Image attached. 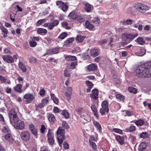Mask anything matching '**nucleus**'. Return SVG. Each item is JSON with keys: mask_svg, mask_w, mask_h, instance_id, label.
<instances>
[{"mask_svg": "<svg viewBox=\"0 0 151 151\" xmlns=\"http://www.w3.org/2000/svg\"><path fill=\"white\" fill-rule=\"evenodd\" d=\"M135 71L138 77H146L151 76V67L149 66L147 68L144 64L136 68Z\"/></svg>", "mask_w": 151, "mask_h": 151, "instance_id": "1", "label": "nucleus"}, {"mask_svg": "<svg viewBox=\"0 0 151 151\" xmlns=\"http://www.w3.org/2000/svg\"><path fill=\"white\" fill-rule=\"evenodd\" d=\"M18 109L17 108L12 109L9 112V115L11 123H14V121L18 120V118L17 116Z\"/></svg>", "mask_w": 151, "mask_h": 151, "instance_id": "2", "label": "nucleus"}, {"mask_svg": "<svg viewBox=\"0 0 151 151\" xmlns=\"http://www.w3.org/2000/svg\"><path fill=\"white\" fill-rule=\"evenodd\" d=\"M65 131L59 128L57 131V138L60 147L62 145V143L65 139Z\"/></svg>", "mask_w": 151, "mask_h": 151, "instance_id": "3", "label": "nucleus"}, {"mask_svg": "<svg viewBox=\"0 0 151 151\" xmlns=\"http://www.w3.org/2000/svg\"><path fill=\"white\" fill-rule=\"evenodd\" d=\"M101 107L100 109L99 112L102 115L107 114L109 112V103L107 101H103L101 105Z\"/></svg>", "mask_w": 151, "mask_h": 151, "instance_id": "4", "label": "nucleus"}, {"mask_svg": "<svg viewBox=\"0 0 151 151\" xmlns=\"http://www.w3.org/2000/svg\"><path fill=\"white\" fill-rule=\"evenodd\" d=\"M137 33L136 34H124L122 36V38L123 40L125 42L126 44L131 42L135 37H137Z\"/></svg>", "mask_w": 151, "mask_h": 151, "instance_id": "5", "label": "nucleus"}, {"mask_svg": "<svg viewBox=\"0 0 151 151\" xmlns=\"http://www.w3.org/2000/svg\"><path fill=\"white\" fill-rule=\"evenodd\" d=\"M56 4L64 12H66L68 9L69 4L67 2L65 3L61 1L58 0L56 1Z\"/></svg>", "mask_w": 151, "mask_h": 151, "instance_id": "6", "label": "nucleus"}, {"mask_svg": "<svg viewBox=\"0 0 151 151\" xmlns=\"http://www.w3.org/2000/svg\"><path fill=\"white\" fill-rule=\"evenodd\" d=\"M35 98L34 96L31 93L25 94L23 96L24 102L27 104L30 103Z\"/></svg>", "mask_w": 151, "mask_h": 151, "instance_id": "7", "label": "nucleus"}, {"mask_svg": "<svg viewBox=\"0 0 151 151\" xmlns=\"http://www.w3.org/2000/svg\"><path fill=\"white\" fill-rule=\"evenodd\" d=\"M14 124V127L17 129L22 130L25 127L24 122L19 120L16 121H14V123H11Z\"/></svg>", "mask_w": 151, "mask_h": 151, "instance_id": "8", "label": "nucleus"}, {"mask_svg": "<svg viewBox=\"0 0 151 151\" xmlns=\"http://www.w3.org/2000/svg\"><path fill=\"white\" fill-rule=\"evenodd\" d=\"M59 23V21L58 20H55L50 23H45L43 26L45 27H47L50 30L53 29L54 27L57 26Z\"/></svg>", "mask_w": 151, "mask_h": 151, "instance_id": "9", "label": "nucleus"}, {"mask_svg": "<svg viewBox=\"0 0 151 151\" xmlns=\"http://www.w3.org/2000/svg\"><path fill=\"white\" fill-rule=\"evenodd\" d=\"M76 111H78V114L81 116V118L86 120L88 122L89 121H90L89 115L87 114L86 112H84L83 110L82 109L78 108Z\"/></svg>", "mask_w": 151, "mask_h": 151, "instance_id": "10", "label": "nucleus"}, {"mask_svg": "<svg viewBox=\"0 0 151 151\" xmlns=\"http://www.w3.org/2000/svg\"><path fill=\"white\" fill-rule=\"evenodd\" d=\"M20 137L23 141L27 142L29 141L30 139V134L28 131H24L21 132Z\"/></svg>", "mask_w": 151, "mask_h": 151, "instance_id": "11", "label": "nucleus"}, {"mask_svg": "<svg viewBox=\"0 0 151 151\" xmlns=\"http://www.w3.org/2000/svg\"><path fill=\"white\" fill-rule=\"evenodd\" d=\"M135 8L138 9L142 13L145 12L148 10L149 8L147 6L144 4L139 3L135 6Z\"/></svg>", "mask_w": 151, "mask_h": 151, "instance_id": "12", "label": "nucleus"}, {"mask_svg": "<svg viewBox=\"0 0 151 151\" xmlns=\"http://www.w3.org/2000/svg\"><path fill=\"white\" fill-rule=\"evenodd\" d=\"M47 136L49 144L51 145H53L54 142V140L53 137V134L52 133V132L50 129L48 130Z\"/></svg>", "mask_w": 151, "mask_h": 151, "instance_id": "13", "label": "nucleus"}, {"mask_svg": "<svg viewBox=\"0 0 151 151\" xmlns=\"http://www.w3.org/2000/svg\"><path fill=\"white\" fill-rule=\"evenodd\" d=\"M98 96L99 90L96 88L93 89L91 91V93L90 94V97L91 98V100L98 99L99 98Z\"/></svg>", "mask_w": 151, "mask_h": 151, "instance_id": "14", "label": "nucleus"}, {"mask_svg": "<svg viewBox=\"0 0 151 151\" xmlns=\"http://www.w3.org/2000/svg\"><path fill=\"white\" fill-rule=\"evenodd\" d=\"M82 3L84 5V9L87 12H91V11L93 9V6L87 2L83 1Z\"/></svg>", "mask_w": 151, "mask_h": 151, "instance_id": "15", "label": "nucleus"}, {"mask_svg": "<svg viewBox=\"0 0 151 151\" xmlns=\"http://www.w3.org/2000/svg\"><path fill=\"white\" fill-rule=\"evenodd\" d=\"M72 88L71 87H68L67 88L65 91L63 92L64 96L65 98H70L72 93Z\"/></svg>", "mask_w": 151, "mask_h": 151, "instance_id": "16", "label": "nucleus"}, {"mask_svg": "<svg viewBox=\"0 0 151 151\" xmlns=\"http://www.w3.org/2000/svg\"><path fill=\"white\" fill-rule=\"evenodd\" d=\"M87 72H92L96 71L97 69V66L96 64L91 63L86 67Z\"/></svg>", "mask_w": 151, "mask_h": 151, "instance_id": "17", "label": "nucleus"}, {"mask_svg": "<svg viewBox=\"0 0 151 151\" xmlns=\"http://www.w3.org/2000/svg\"><path fill=\"white\" fill-rule=\"evenodd\" d=\"M3 60L8 63H12L14 62V60L12 56L10 55H5L2 56Z\"/></svg>", "mask_w": 151, "mask_h": 151, "instance_id": "18", "label": "nucleus"}, {"mask_svg": "<svg viewBox=\"0 0 151 151\" xmlns=\"http://www.w3.org/2000/svg\"><path fill=\"white\" fill-rule=\"evenodd\" d=\"M49 98L48 97H45L42 99L41 102L38 105V106L40 108H42L45 106L49 102Z\"/></svg>", "mask_w": 151, "mask_h": 151, "instance_id": "19", "label": "nucleus"}, {"mask_svg": "<svg viewBox=\"0 0 151 151\" xmlns=\"http://www.w3.org/2000/svg\"><path fill=\"white\" fill-rule=\"evenodd\" d=\"M100 50L99 49L94 48L91 49L90 51V54L93 57H95L99 54Z\"/></svg>", "mask_w": 151, "mask_h": 151, "instance_id": "20", "label": "nucleus"}, {"mask_svg": "<svg viewBox=\"0 0 151 151\" xmlns=\"http://www.w3.org/2000/svg\"><path fill=\"white\" fill-rule=\"evenodd\" d=\"M147 145L145 142H142L139 145L138 147L139 151H145L146 149Z\"/></svg>", "mask_w": 151, "mask_h": 151, "instance_id": "21", "label": "nucleus"}, {"mask_svg": "<svg viewBox=\"0 0 151 151\" xmlns=\"http://www.w3.org/2000/svg\"><path fill=\"white\" fill-rule=\"evenodd\" d=\"M91 108L93 111V113L94 116L96 117L97 119H99V115L98 114L97 108L95 105L93 104H92L91 106Z\"/></svg>", "mask_w": 151, "mask_h": 151, "instance_id": "22", "label": "nucleus"}, {"mask_svg": "<svg viewBox=\"0 0 151 151\" xmlns=\"http://www.w3.org/2000/svg\"><path fill=\"white\" fill-rule=\"evenodd\" d=\"M47 117L48 120L51 123H54L55 120V116L52 113H47Z\"/></svg>", "mask_w": 151, "mask_h": 151, "instance_id": "23", "label": "nucleus"}, {"mask_svg": "<svg viewBox=\"0 0 151 151\" xmlns=\"http://www.w3.org/2000/svg\"><path fill=\"white\" fill-rule=\"evenodd\" d=\"M86 83L87 87L86 90L87 92L89 93L90 92L91 89L93 88V84L89 81H86Z\"/></svg>", "mask_w": 151, "mask_h": 151, "instance_id": "24", "label": "nucleus"}, {"mask_svg": "<svg viewBox=\"0 0 151 151\" xmlns=\"http://www.w3.org/2000/svg\"><path fill=\"white\" fill-rule=\"evenodd\" d=\"M22 85L20 84H17L14 87V90L19 93H21L22 92Z\"/></svg>", "mask_w": 151, "mask_h": 151, "instance_id": "25", "label": "nucleus"}, {"mask_svg": "<svg viewBox=\"0 0 151 151\" xmlns=\"http://www.w3.org/2000/svg\"><path fill=\"white\" fill-rule=\"evenodd\" d=\"M18 65L19 68L22 70V71L24 73L25 72L27 71V68H26L25 65L23 64V63L19 61V64Z\"/></svg>", "mask_w": 151, "mask_h": 151, "instance_id": "26", "label": "nucleus"}, {"mask_svg": "<svg viewBox=\"0 0 151 151\" xmlns=\"http://www.w3.org/2000/svg\"><path fill=\"white\" fill-rule=\"evenodd\" d=\"M93 124L94 126L96 127L98 131L99 132L101 131L102 129L101 127L99 122L96 121H94Z\"/></svg>", "mask_w": 151, "mask_h": 151, "instance_id": "27", "label": "nucleus"}, {"mask_svg": "<svg viewBox=\"0 0 151 151\" xmlns=\"http://www.w3.org/2000/svg\"><path fill=\"white\" fill-rule=\"evenodd\" d=\"M132 122L135 123L137 126H141L144 124L145 123V121L142 119H140L136 120L134 122Z\"/></svg>", "mask_w": 151, "mask_h": 151, "instance_id": "28", "label": "nucleus"}, {"mask_svg": "<svg viewBox=\"0 0 151 151\" xmlns=\"http://www.w3.org/2000/svg\"><path fill=\"white\" fill-rule=\"evenodd\" d=\"M0 29L2 31V34L3 35L4 37H6L8 32L7 30L4 27H1Z\"/></svg>", "mask_w": 151, "mask_h": 151, "instance_id": "29", "label": "nucleus"}, {"mask_svg": "<svg viewBox=\"0 0 151 151\" xmlns=\"http://www.w3.org/2000/svg\"><path fill=\"white\" fill-rule=\"evenodd\" d=\"M65 58L68 61H74L77 59L76 57L74 56L67 55Z\"/></svg>", "mask_w": 151, "mask_h": 151, "instance_id": "30", "label": "nucleus"}, {"mask_svg": "<svg viewBox=\"0 0 151 151\" xmlns=\"http://www.w3.org/2000/svg\"><path fill=\"white\" fill-rule=\"evenodd\" d=\"M86 37V36H78L76 38V40L78 42H81L83 41Z\"/></svg>", "mask_w": 151, "mask_h": 151, "instance_id": "31", "label": "nucleus"}, {"mask_svg": "<svg viewBox=\"0 0 151 151\" xmlns=\"http://www.w3.org/2000/svg\"><path fill=\"white\" fill-rule=\"evenodd\" d=\"M116 139L121 144H122L124 142V139L122 137L120 136H116Z\"/></svg>", "mask_w": 151, "mask_h": 151, "instance_id": "32", "label": "nucleus"}, {"mask_svg": "<svg viewBox=\"0 0 151 151\" xmlns=\"http://www.w3.org/2000/svg\"><path fill=\"white\" fill-rule=\"evenodd\" d=\"M120 23L124 25H130L132 23V21L130 19H128L126 21H122Z\"/></svg>", "mask_w": 151, "mask_h": 151, "instance_id": "33", "label": "nucleus"}, {"mask_svg": "<svg viewBox=\"0 0 151 151\" xmlns=\"http://www.w3.org/2000/svg\"><path fill=\"white\" fill-rule=\"evenodd\" d=\"M136 130V127L132 125H131L130 127L127 128L125 129V131L126 132H131L135 131Z\"/></svg>", "mask_w": 151, "mask_h": 151, "instance_id": "34", "label": "nucleus"}, {"mask_svg": "<svg viewBox=\"0 0 151 151\" xmlns=\"http://www.w3.org/2000/svg\"><path fill=\"white\" fill-rule=\"evenodd\" d=\"M85 24L86 27L88 29H93L94 27L93 25L91 24L88 20L86 21Z\"/></svg>", "mask_w": 151, "mask_h": 151, "instance_id": "35", "label": "nucleus"}, {"mask_svg": "<svg viewBox=\"0 0 151 151\" xmlns=\"http://www.w3.org/2000/svg\"><path fill=\"white\" fill-rule=\"evenodd\" d=\"M37 32L39 34H46L47 32L46 29L42 28H38L37 30Z\"/></svg>", "mask_w": 151, "mask_h": 151, "instance_id": "36", "label": "nucleus"}, {"mask_svg": "<svg viewBox=\"0 0 151 151\" xmlns=\"http://www.w3.org/2000/svg\"><path fill=\"white\" fill-rule=\"evenodd\" d=\"M77 16V15H76L74 12H72L69 14L68 15V17L70 19L73 20H76Z\"/></svg>", "mask_w": 151, "mask_h": 151, "instance_id": "37", "label": "nucleus"}, {"mask_svg": "<svg viewBox=\"0 0 151 151\" xmlns=\"http://www.w3.org/2000/svg\"><path fill=\"white\" fill-rule=\"evenodd\" d=\"M136 42H137L139 44L142 45L145 42L143 38L142 37H138L136 40Z\"/></svg>", "mask_w": 151, "mask_h": 151, "instance_id": "38", "label": "nucleus"}, {"mask_svg": "<svg viewBox=\"0 0 151 151\" xmlns=\"http://www.w3.org/2000/svg\"><path fill=\"white\" fill-rule=\"evenodd\" d=\"M4 137L6 139L8 140L10 142H12V141L13 140L11 137V134L9 133H8L6 134L5 135Z\"/></svg>", "mask_w": 151, "mask_h": 151, "instance_id": "39", "label": "nucleus"}, {"mask_svg": "<svg viewBox=\"0 0 151 151\" xmlns=\"http://www.w3.org/2000/svg\"><path fill=\"white\" fill-rule=\"evenodd\" d=\"M148 137V134L147 132H143L140 135V137L143 139H145Z\"/></svg>", "mask_w": 151, "mask_h": 151, "instance_id": "40", "label": "nucleus"}, {"mask_svg": "<svg viewBox=\"0 0 151 151\" xmlns=\"http://www.w3.org/2000/svg\"><path fill=\"white\" fill-rule=\"evenodd\" d=\"M2 132L4 133H9L10 131L8 126H6L4 127L2 130Z\"/></svg>", "mask_w": 151, "mask_h": 151, "instance_id": "41", "label": "nucleus"}, {"mask_svg": "<svg viewBox=\"0 0 151 151\" xmlns=\"http://www.w3.org/2000/svg\"><path fill=\"white\" fill-rule=\"evenodd\" d=\"M129 91L131 93L135 94L136 93L137 89L132 87H129L128 88Z\"/></svg>", "mask_w": 151, "mask_h": 151, "instance_id": "42", "label": "nucleus"}, {"mask_svg": "<svg viewBox=\"0 0 151 151\" xmlns=\"http://www.w3.org/2000/svg\"><path fill=\"white\" fill-rule=\"evenodd\" d=\"M80 23H82L84 21V19L83 17L81 16L77 15L76 19Z\"/></svg>", "mask_w": 151, "mask_h": 151, "instance_id": "43", "label": "nucleus"}, {"mask_svg": "<svg viewBox=\"0 0 151 151\" xmlns=\"http://www.w3.org/2000/svg\"><path fill=\"white\" fill-rule=\"evenodd\" d=\"M32 133L35 137L37 138V137L38 131L35 128L32 129L30 130Z\"/></svg>", "mask_w": 151, "mask_h": 151, "instance_id": "44", "label": "nucleus"}, {"mask_svg": "<svg viewBox=\"0 0 151 151\" xmlns=\"http://www.w3.org/2000/svg\"><path fill=\"white\" fill-rule=\"evenodd\" d=\"M92 22L96 24H99L100 23V20L98 17L94 18L92 20Z\"/></svg>", "mask_w": 151, "mask_h": 151, "instance_id": "45", "label": "nucleus"}, {"mask_svg": "<svg viewBox=\"0 0 151 151\" xmlns=\"http://www.w3.org/2000/svg\"><path fill=\"white\" fill-rule=\"evenodd\" d=\"M74 40V39L73 38H70L68 39L65 42V45H67L69 43L72 42Z\"/></svg>", "mask_w": 151, "mask_h": 151, "instance_id": "46", "label": "nucleus"}, {"mask_svg": "<svg viewBox=\"0 0 151 151\" xmlns=\"http://www.w3.org/2000/svg\"><path fill=\"white\" fill-rule=\"evenodd\" d=\"M116 39V37L115 36H112L110 38V42L109 43L110 45H111V46H112V43H114L115 42Z\"/></svg>", "mask_w": 151, "mask_h": 151, "instance_id": "47", "label": "nucleus"}, {"mask_svg": "<svg viewBox=\"0 0 151 151\" xmlns=\"http://www.w3.org/2000/svg\"><path fill=\"white\" fill-rule=\"evenodd\" d=\"M37 42L35 41L31 40L29 42V45L32 47H35L37 45Z\"/></svg>", "mask_w": 151, "mask_h": 151, "instance_id": "48", "label": "nucleus"}, {"mask_svg": "<svg viewBox=\"0 0 151 151\" xmlns=\"http://www.w3.org/2000/svg\"><path fill=\"white\" fill-rule=\"evenodd\" d=\"M67 36V34L66 32H63L58 37V38L61 39H63L66 37Z\"/></svg>", "mask_w": 151, "mask_h": 151, "instance_id": "49", "label": "nucleus"}, {"mask_svg": "<svg viewBox=\"0 0 151 151\" xmlns=\"http://www.w3.org/2000/svg\"><path fill=\"white\" fill-rule=\"evenodd\" d=\"M62 114L65 118H68L69 117L68 113L66 110H63L62 112Z\"/></svg>", "mask_w": 151, "mask_h": 151, "instance_id": "50", "label": "nucleus"}, {"mask_svg": "<svg viewBox=\"0 0 151 151\" xmlns=\"http://www.w3.org/2000/svg\"><path fill=\"white\" fill-rule=\"evenodd\" d=\"M62 25L65 28L67 29H70V28L68 26V24L66 22H63L62 23Z\"/></svg>", "mask_w": 151, "mask_h": 151, "instance_id": "51", "label": "nucleus"}, {"mask_svg": "<svg viewBox=\"0 0 151 151\" xmlns=\"http://www.w3.org/2000/svg\"><path fill=\"white\" fill-rule=\"evenodd\" d=\"M113 131L116 133L122 134V130L119 129L118 128H113L112 129Z\"/></svg>", "mask_w": 151, "mask_h": 151, "instance_id": "52", "label": "nucleus"}, {"mask_svg": "<svg viewBox=\"0 0 151 151\" xmlns=\"http://www.w3.org/2000/svg\"><path fill=\"white\" fill-rule=\"evenodd\" d=\"M116 98L120 101H123L124 99V97L120 94H118L116 95Z\"/></svg>", "mask_w": 151, "mask_h": 151, "instance_id": "53", "label": "nucleus"}, {"mask_svg": "<svg viewBox=\"0 0 151 151\" xmlns=\"http://www.w3.org/2000/svg\"><path fill=\"white\" fill-rule=\"evenodd\" d=\"M51 50L52 54L58 53L59 52V49L58 48L51 49Z\"/></svg>", "mask_w": 151, "mask_h": 151, "instance_id": "54", "label": "nucleus"}, {"mask_svg": "<svg viewBox=\"0 0 151 151\" xmlns=\"http://www.w3.org/2000/svg\"><path fill=\"white\" fill-rule=\"evenodd\" d=\"M77 65V63L76 62H72L71 64L70 68L73 69L75 68V66Z\"/></svg>", "mask_w": 151, "mask_h": 151, "instance_id": "55", "label": "nucleus"}, {"mask_svg": "<svg viewBox=\"0 0 151 151\" xmlns=\"http://www.w3.org/2000/svg\"><path fill=\"white\" fill-rule=\"evenodd\" d=\"M62 126L63 127L66 129H68L69 128V126L68 125L67 123L65 121L62 122Z\"/></svg>", "mask_w": 151, "mask_h": 151, "instance_id": "56", "label": "nucleus"}, {"mask_svg": "<svg viewBox=\"0 0 151 151\" xmlns=\"http://www.w3.org/2000/svg\"><path fill=\"white\" fill-rule=\"evenodd\" d=\"M6 80V79L4 76L0 75V81L2 83H4Z\"/></svg>", "mask_w": 151, "mask_h": 151, "instance_id": "57", "label": "nucleus"}, {"mask_svg": "<svg viewBox=\"0 0 151 151\" xmlns=\"http://www.w3.org/2000/svg\"><path fill=\"white\" fill-rule=\"evenodd\" d=\"M64 76L65 77H68L70 76V73L68 70L66 69L64 71Z\"/></svg>", "mask_w": 151, "mask_h": 151, "instance_id": "58", "label": "nucleus"}, {"mask_svg": "<svg viewBox=\"0 0 151 151\" xmlns=\"http://www.w3.org/2000/svg\"><path fill=\"white\" fill-rule=\"evenodd\" d=\"M89 143L92 146L93 148L94 149H96V146L95 143L93 142L91 140L89 141Z\"/></svg>", "mask_w": 151, "mask_h": 151, "instance_id": "59", "label": "nucleus"}, {"mask_svg": "<svg viewBox=\"0 0 151 151\" xmlns=\"http://www.w3.org/2000/svg\"><path fill=\"white\" fill-rule=\"evenodd\" d=\"M46 129V128L44 125H41L40 130L42 133L43 134L45 133V132Z\"/></svg>", "mask_w": 151, "mask_h": 151, "instance_id": "60", "label": "nucleus"}, {"mask_svg": "<svg viewBox=\"0 0 151 151\" xmlns=\"http://www.w3.org/2000/svg\"><path fill=\"white\" fill-rule=\"evenodd\" d=\"M145 53V51H143L142 52H137L136 54V55L139 56H142L144 55Z\"/></svg>", "mask_w": 151, "mask_h": 151, "instance_id": "61", "label": "nucleus"}, {"mask_svg": "<svg viewBox=\"0 0 151 151\" xmlns=\"http://www.w3.org/2000/svg\"><path fill=\"white\" fill-rule=\"evenodd\" d=\"M45 92V90L43 88L41 89L39 92V94L40 96H43Z\"/></svg>", "mask_w": 151, "mask_h": 151, "instance_id": "62", "label": "nucleus"}, {"mask_svg": "<svg viewBox=\"0 0 151 151\" xmlns=\"http://www.w3.org/2000/svg\"><path fill=\"white\" fill-rule=\"evenodd\" d=\"M29 60L30 62L36 63L37 62L36 59L32 57H31L30 58Z\"/></svg>", "mask_w": 151, "mask_h": 151, "instance_id": "63", "label": "nucleus"}, {"mask_svg": "<svg viewBox=\"0 0 151 151\" xmlns=\"http://www.w3.org/2000/svg\"><path fill=\"white\" fill-rule=\"evenodd\" d=\"M63 147L65 149H68L69 146L68 143L66 142H64L63 144Z\"/></svg>", "mask_w": 151, "mask_h": 151, "instance_id": "64", "label": "nucleus"}]
</instances>
